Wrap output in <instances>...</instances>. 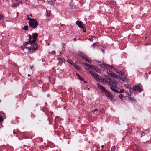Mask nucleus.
Instances as JSON below:
<instances>
[{"instance_id": "a18cd8bd", "label": "nucleus", "mask_w": 151, "mask_h": 151, "mask_svg": "<svg viewBox=\"0 0 151 151\" xmlns=\"http://www.w3.org/2000/svg\"><path fill=\"white\" fill-rule=\"evenodd\" d=\"M104 147V146L103 145H102L101 146V147L102 148H103Z\"/></svg>"}, {"instance_id": "c03bdc74", "label": "nucleus", "mask_w": 151, "mask_h": 151, "mask_svg": "<svg viewBox=\"0 0 151 151\" xmlns=\"http://www.w3.org/2000/svg\"><path fill=\"white\" fill-rule=\"evenodd\" d=\"M56 1V0H52V2H54Z\"/></svg>"}, {"instance_id": "7c9ffc66", "label": "nucleus", "mask_w": 151, "mask_h": 151, "mask_svg": "<svg viewBox=\"0 0 151 151\" xmlns=\"http://www.w3.org/2000/svg\"><path fill=\"white\" fill-rule=\"evenodd\" d=\"M33 19L30 18L29 17H28V18L27 19V20H29V22H30V21H31L32 20L31 19Z\"/></svg>"}, {"instance_id": "de8ad7c7", "label": "nucleus", "mask_w": 151, "mask_h": 151, "mask_svg": "<svg viewBox=\"0 0 151 151\" xmlns=\"http://www.w3.org/2000/svg\"><path fill=\"white\" fill-rule=\"evenodd\" d=\"M28 77H29V76H30V75L29 74H28Z\"/></svg>"}, {"instance_id": "ea45409f", "label": "nucleus", "mask_w": 151, "mask_h": 151, "mask_svg": "<svg viewBox=\"0 0 151 151\" xmlns=\"http://www.w3.org/2000/svg\"><path fill=\"white\" fill-rule=\"evenodd\" d=\"M19 3L21 4H23V2H22V1H20L19 2Z\"/></svg>"}, {"instance_id": "72a5a7b5", "label": "nucleus", "mask_w": 151, "mask_h": 151, "mask_svg": "<svg viewBox=\"0 0 151 151\" xmlns=\"http://www.w3.org/2000/svg\"><path fill=\"white\" fill-rule=\"evenodd\" d=\"M120 92L121 93H123L124 92V90L123 89H121L120 90Z\"/></svg>"}, {"instance_id": "7ed1b4c3", "label": "nucleus", "mask_w": 151, "mask_h": 151, "mask_svg": "<svg viewBox=\"0 0 151 151\" xmlns=\"http://www.w3.org/2000/svg\"><path fill=\"white\" fill-rule=\"evenodd\" d=\"M32 20L29 22V25L30 27L32 28L35 29L37 27L38 24L37 20L35 19H31Z\"/></svg>"}, {"instance_id": "dca6fc26", "label": "nucleus", "mask_w": 151, "mask_h": 151, "mask_svg": "<svg viewBox=\"0 0 151 151\" xmlns=\"http://www.w3.org/2000/svg\"><path fill=\"white\" fill-rule=\"evenodd\" d=\"M88 63H91L92 61V60L90 59L89 58H88L87 56L84 59Z\"/></svg>"}, {"instance_id": "20e7f679", "label": "nucleus", "mask_w": 151, "mask_h": 151, "mask_svg": "<svg viewBox=\"0 0 151 151\" xmlns=\"http://www.w3.org/2000/svg\"><path fill=\"white\" fill-rule=\"evenodd\" d=\"M96 63H97L99 65H100L101 67L104 68H108L110 69H113L114 70L115 68L114 67L112 66H111L110 65H108L107 64H106L105 63H102V62L99 61L97 60H96Z\"/></svg>"}, {"instance_id": "37998d69", "label": "nucleus", "mask_w": 151, "mask_h": 151, "mask_svg": "<svg viewBox=\"0 0 151 151\" xmlns=\"http://www.w3.org/2000/svg\"><path fill=\"white\" fill-rule=\"evenodd\" d=\"M74 40L75 42L76 41V39L75 38H74Z\"/></svg>"}, {"instance_id": "cd10ccee", "label": "nucleus", "mask_w": 151, "mask_h": 151, "mask_svg": "<svg viewBox=\"0 0 151 151\" xmlns=\"http://www.w3.org/2000/svg\"><path fill=\"white\" fill-rule=\"evenodd\" d=\"M96 45V43H94L92 45L91 47L93 48H95V46Z\"/></svg>"}, {"instance_id": "423d86ee", "label": "nucleus", "mask_w": 151, "mask_h": 151, "mask_svg": "<svg viewBox=\"0 0 151 151\" xmlns=\"http://www.w3.org/2000/svg\"><path fill=\"white\" fill-rule=\"evenodd\" d=\"M96 85L98 86V88L105 95L109 91L107 90L104 86L101 85L99 83H97Z\"/></svg>"}, {"instance_id": "f3484780", "label": "nucleus", "mask_w": 151, "mask_h": 151, "mask_svg": "<svg viewBox=\"0 0 151 151\" xmlns=\"http://www.w3.org/2000/svg\"><path fill=\"white\" fill-rule=\"evenodd\" d=\"M98 109H96L92 111V112L94 114H96L98 113Z\"/></svg>"}, {"instance_id": "09e8293b", "label": "nucleus", "mask_w": 151, "mask_h": 151, "mask_svg": "<svg viewBox=\"0 0 151 151\" xmlns=\"http://www.w3.org/2000/svg\"><path fill=\"white\" fill-rule=\"evenodd\" d=\"M14 131H15L14 130V132H13V134H16V133H15V132H14Z\"/></svg>"}, {"instance_id": "f8f14e48", "label": "nucleus", "mask_w": 151, "mask_h": 151, "mask_svg": "<svg viewBox=\"0 0 151 151\" xmlns=\"http://www.w3.org/2000/svg\"><path fill=\"white\" fill-rule=\"evenodd\" d=\"M38 36V34L37 33H34L32 35L33 37V40H32V42L34 43L37 40V37Z\"/></svg>"}, {"instance_id": "ddd939ff", "label": "nucleus", "mask_w": 151, "mask_h": 151, "mask_svg": "<svg viewBox=\"0 0 151 151\" xmlns=\"http://www.w3.org/2000/svg\"><path fill=\"white\" fill-rule=\"evenodd\" d=\"M91 68L98 73H100L101 72V70L100 69L95 66H92V67H91Z\"/></svg>"}, {"instance_id": "c756f323", "label": "nucleus", "mask_w": 151, "mask_h": 151, "mask_svg": "<svg viewBox=\"0 0 151 151\" xmlns=\"http://www.w3.org/2000/svg\"><path fill=\"white\" fill-rule=\"evenodd\" d=\"M116 70V72L117 73H118L119 74H120V73L121 72V71H120V70H116V69H115Z\"/></svg>"}, {"instance_id": "473e14b6", "label": "nucleus", "mask_w": 151, "mask_h": 151, "mask_svg": "<svg viewBox=\"0 0 151 151\" xmlns=\"http://www.w3.org/2000/svg\"><path fill=\"white\" fill-rule=\"evenodd\" d=\"M4 18L3 16L2 15H0V20L3 19Z\"/></svg>"}, {"instance_id": "c85d7f7f", "label": "nucleus", "mask_w": 151, "mask_h": 151, "mask_svg": "<svg viewBox=\"0 0 151 151\" xmlns=\"http://www.w3.org/2000/svg\"><path fill=\"white\" fill-rule=\"evenodd\" d=\"M3 121V119L2 117L0 115V123L2 122Z\"/></svg>"}, {"instance_id": "4468645a", "label": "nucleus", "mask_w": 151, "mask_h": 151, "mask_svg": "<svg viewBox=\"0 0 151 151\" xmlns=\"http://www.w3.org/2000/svg\"><path fill=\"white\" fill-rule=\"evenodd\" d=\"M78 54L79 56L82 57L83 59L86 56L85 55V54L84 53L82 52L81 51H78Z\"/></svg>"}, {"instance_id": "052dcab7", "label": "nucleus", "mask_w": 151, "mask_h": 151, "mask_svg": "<svg viewBox=\"0 0 151 151\" xmlns=\"http://www.w3.org/2000/svg\"><path fill=\"white\" fill-rule=\"evenodd\" d=\"M24 146H25V145H24Z\"/></svg>"}, {"instance_id": "864d4df0", "label": "nucleus", "mask_w": 151, "mask_h": 151, "mask_svg": "<svg viewBox=\"0 0 151 151\" xmlns=\"http://www.w3.org/2000/svg\"><path fill=\"white\" fill-rule=\"evenodd\" d=\"M1 102V100H0V102Z\"/></svg>"}, {"instance_id": "8fccbe9b", "label": "nucleus", "mask_w": 151, "mask_h": 151, "mask_svg": "<svg viewBox=\"0 0 151 151\" xmlns=\"http://www.w3.org/2000/svg\"><path fill=\"white\" fill-rule=\"evenodd\" d=\"M17 15H18L19 14V13H18V12H17Z\"/></svg>"}, {"instance_id": "a19ab883", "label": "nucleus", "mask_w": 151, "mask_h": 151, "mask_svg": "<svg viewBox=\"0 0 151 151\" xmlns=\"http://www.w3.org/2000/svg\"><path fill=\"white\" fill-rule=\"evenodd\" d=\"M76 75L78 76V78H80V76L78 74L76 73Z\"/></svg>"}, {"instance_id": "a878e982", "label": "nucleus", "mask_w": 151, "mask_h": 151, "mask_svg": "<svg viewBox=\"0 0 151 151\" xmlns=\"http://www.w3.org/2000/svg\"><path fill=\"white\" fill-rule=\"evenodd\" d=\"M95 38L94 36H91V38H90L89 39V40H90L91 41H93V38Z\"/></svg>"}, {"instance_id": "13d9d810", "label": "nucleus", "mask_w": 151, "mask_h": 151, "mask_svg": "<svg viewBox=\"0 0 151 151\" xmlns=\"http://www.w3.org/2000/svg\"><path fill=\"white\" fill-rule=\"evenodd\" d=\"M31 69H32V67H31Z\"/></svg>"}, {"instance_id": "9d476101", "label": "nucleus", "mask_w": 151, "mask_h": 151, "mask_svg": "<svg viewBox=\"0 0 151 151\" xmlns=\"http://www.w3.org/2000/svg\"><path fill=\"white\" fill-rule=\"evenodd\" d=\"M108 76L111 77V78H117V76L114 73H113L112 72H111L110 70L108 71L107 72Z\"/></svg>"}, {"instance_id": "b1692460", "label": "nucleus", "mask_w": 151, "mask_h": 151, "mask_svg": "<svg viewBox=\"0 0 151 151\" xmlns=\"http://www.w3.org/2000/svg\"><path fill=\"white\" fill-rule=\"evenodd\" d=\"M67 62L68 63H70V64H72V65L73 64V61L72 60H67Z\"/></svg>"}, {"instance_id": "393cba45", "label": "nucleus", "mask_w": 151, "mask_h": 151, "mask_svg": "<svg viewBox=\"0 0 151 151\" xmlns=\"http://www.w3.org/2000/svg\"><path fill=\"white\" fill-rule=\"evenodd\" d=\"M75 67L77 70H80V68L78 66L76 65L75 66Z\"/></svg>"}, {"instance_id": "603ef678", "label": "nucleus", "mask_w": 151, "mask_h": 151, "mask_svg": "<svg viewBox=\"0 0 151 151\" xmlns=\"http://www.w3.org/2000/svg\"><path fill=\"white\" fill-rule=\"evenodd\" d=\"M61 55V53L60 52V55Z\"/></svg>"}, {"instance_id": "1a4fd4ad", "label": "nucleus", "mask_w": 151, "mask_h": 151, "mask_svg": "<svg viewBox=\"0 0 151 151\" xmlns=\"http://www.w3.org/2000/svg\"><path fill=\"white\" fill-rule=\"evenodd\" d=\"M28 37L29 38V40L27 42H25L24 44V47H25L27 45L29 44L30 45H32L33 42H32V41H31V40L32 39V36L31 35H28Z\"/></svg>"}, {"instance_id": "4c0bfd02", "label": "nucleus", "mask_w": 151, "mask_h": 151, "mask_svg": "<svg viewBox=\"0 0 151 151\" xmlns=\"http://www.w3.org/2000/svg\"><path fill=\"white\" fill-rule=\"evenodd\" d=\"M29 16L32 17V14H30L29 15H27V17H28Z\"/></svg>"}, {"instance_id": "39448f33", "label": "nucleus", "mask_w": 151, "mask_h": 151, "mask_svg": "<svg viewBox=\"0 0 151 151\" xmlns=\"http://www.w3.org/2000/svg\"><path fill=\"white\" fill-rule=\"evenodd\" d=\"M88 73L90 74L97 81H100L101 79L99 78V75L96 74L95 72L90 70L88 71Z\"/></svg>"}, {"instance_id": "f257e3e1", "label": "nucleus", "mask_w": 151, "mask_h": 151, "mask_svg": "<svg viewBox=\"0 0 151 151\" xmlns=\"http://www.w3.org/2000/svg\"><path fill=\"white\" fill-rule=\"evenodd\" d=\"M107 85L110 86V88L114 92L119 93V91L115 89L117 87L116 83L114 81H112L107 83Z\"/></svg>"}, {"instance_id": "a211bd4d", "label": "nucleus", "mask_w": 151, "mask_h": 151, "mask_svg": "<svg viewBox=\"0 0 151 151\" xmlns=\"http://www.w3.org/2000/svg\"><path fill=\"white\" fill-rule=\"evenodd\" d=\"M19 5V4L17 3H13L12 5V7H17Z\"/></svg>"}, {"instance_id": "f704fd0d", "label": "nucleus", "mask_w": 151, "mask_h": 151, "mask_svg": "<svg viewBox=\"0 0 151 151\" xmlns=\"http://www.w3.org/2000/svg\"><path fill=\"white\" fill-rule=\"evenodd\" d=\"M119 97L120 98H121V99H122V98L123 97V95H122V94H120L119 96Z\"/></svg>"}, {"instance_id": "412c9836", "label": "nucleus", "mask_w": 151, "mask_h": 151, "mask_svg": "<svg viewBox=\"0 0 151 151\" xmlns=\"http://www.w3.org/2000/svg\"><path fill=\"white\" fill-rule=\"evenodd\" d=\"M83 64L86 65V66L89 67V68H91V67H92V65H89V64H87V63H83Z\"/></svg>"}, {"instance_id": "9b49d317", "label": "nucleus", "mask_w": 151, "mask_h": 151, "mask_svg": "<svg viewBox=\"0 0 151 151\" xmlns=\"http://www.w3.org/2000/svg\"><path fill=\"white\" fill-rule=\"evenodd\" d=\"M76 23L79 28H84V24L81 21H77Z\"/></svg>"}, {"instance_id": "4d7b16f0", "label": "nucleus", "mask_w": 151, "mask_h": 151, "mask_svg": "<svg viewBox=\"0 0 151 151\" xmlns=\"http://www.w3.org/2000/svg\"><path fill=\"white\" fill-rule=\"evenodd\" d=\"M31 69H32V67H31Z\"/></svg>"}, {"instance_id": "49530a36", "label": "nucleus", "mask_w": 151, "mask_h": 151, "mask_svg": "<svg viewBox=\"0 0 151 151\" xmlns=\"http://www.w3.org/2000/svg\"><path fill=\"white\" fill-rule=\"evenodd\" d=\"M83 31L84 32H86V29H84V30H83Z\"/></svg>"}, {"instance_id": "2f4dec72", "label": "nucleus", "mask_w": 151, "mask_h": 151, "mask_svg": "<svg viewBox=\"0 0 151 151\" xmlns=\"http://www.w3.org/2000/svg\"><path fill=\"white\" fill-rule=\"evenodd\" d=\"M141 137L142 136H144L145 135V133L144 132H142L141 133Z\"/></svg>"}, {"instance_id": "6ab92c4d", "label": "nucleus", "mask_w": 151, "mask_h": 151, "mask_svg": "<svg viewBox=\"0 0 151 151\" xmlns=\"http://www.w3.org/2000/svg\"><path fill=\"white\" fill-rule=\"evenodd\" d=\"M104 77H106L105 79L106 80H107H107H109L110 81H112L111 79L109 78V76H107L106 75Z\"/></svg>"}, {"instance_id": "bf43d9fd", "label": "nucleus", "mask_w": 151, "mask_h": 151, "mask_svg": "<svg viewBox=\"0 0 151 151\" xmlns=\"http://www.w3.org/2000/svg\"><path fill=\"white\" fill-rule=\"evenodd\" d=\"M88 90H89V88H88Z\"/></svg>"}, {"instance_id": "e433bc0d", "label": "nucleus", "mask_w": 151, "mask_h": 151, "mask_svg": "<svg viewBox=\"0 0 151 151\" xmlns=\"http://www.w3.org/2000/svg\"><path fill=\"white\" fill-rule=\"evenodd\" d=\"M52 53L54 55L55 53V51H54L52 52Z\"/></svg>"}, {"instance_id": "5fc2aeb1", "label": "nucleus", "mask_w": 151, "mask_h": 151, "mask_svg": "<svg viewBox=\"0 0 151 151\" xmlns=\"http://www.w3.org/2000/svg\"><path fill=\"white\" fill-rule=\"evenodd\" d=\"M4 114V113H3V114H3H3Z\"/></svg>"}, {"instance_id": "aec40b11", "label": "nucleus", "mask_w": 151, "mask_h": 151, "mask_svg": "<svg viewBox=\"0 0 151 151\" xmlns=\"http://www.w3.org/2000/svg\"><path fill=\"white\" fill-rule=\"evenodd\" d=\"M124 86L125 87L129 89L130 90L131 89V88L130 86L128 85L127 84H126L124 85Z\"/></svg>"}, {"instance_id": "3c124183", "label": "nucleus", "mask_w": 151, "mask_h": 151, "mask_svg": "<svg viewBox=\"0 0 151 151\" xmlns=\"http://www.w3.org/2000/svg\"><path fill=\"white\" fill-rule=\"evenodd\" d=\"M86 70H88V68H86Z\"/></svg>"}, {"instance_id": "f03ea898", "label": "nucleus", "mask_w": 151, "mask_h": 151, "mask_svg": "<svg viewBox=\"0 0 151 151\" xmlns=\"http://www.w3.org/2000/svg\"><path fill=\"white\" fill-rule=\"evenodd\" d=\"M30 45H31V47H26L25 46L24 47V49L25 48L26 49H27L30 53H33L37 49L38 45L36 44H35L34 43H33Z\"/></svg>"}, {"instance_id": "6e6d98bb", "label": "nucleus", "mask_w": 151, "mask_h": 151, "mask_svg": "<svg viewBox=\"0 0 151 151\" xmlns=\"http://www.w3.org/2000/svg\"><path fill=\"white\" fill-rule=\"evenodd\" d=\"M31 69H32V67H31Z\"/></svg>"}, {"instance_id": "79ce46f5", "label": "nucleus", "mask_w": 151, "mask_h": 151, "mask_svg": "<svg viewBox=\"0 0 151 151\" xmlns=\"http://www.w3.org/2000/svg\"><path fill=\"white\" fill-rule=\"evenodd\" d=\"M101 50H102V52L104 53V50L103 49H102Z\"/></svg>"}, {"instance_id": "58836bf2", "label": "nucleus", "mask_w": 151, "mask_h": 151, "mask_svg": "<svg viewBox=\"0 0 151 151\" xmlns=\"http://www.w3.org/2000/svg\"><path fill=\"white\" fill-rule=\"evenodd\" d=\"M122 81H126V78H124L123 80H122Z\"/></svg>"}, {"instance_id": "6e6552de", "label": "nucleus", "mask_w": 151, "mask_h": 151, "mask_svg": "<svg viewBox=\"0 0 151 151\" xmlns=\"http://www.w3.org/2000/svg\"><path fill=\"white\" fill-rule=\"evenodd\" d=\"M105 95L111 101H115V99L111 93L109 91Z\"/></svg>"}, {"instance_id": "4be33fe9", "label": "nucleus", "mask_w": 151, "mask_h": 151, "mask_svg": "<svg viewBox=\"0 0 151 151\" xmlns=\"http://www.w3.org/2000/svg\"><path fill=\"white\" fill-rule=\"evenodd\" d=\"M28 26L27 25L25 26L23 28V29L24 30L27 31L28 30Z\"/></svg>"}, {"instance_id": "bb28decb", "label": "nucleus", "mask_w": 151, "mask_h": 151, "mask_svg": "<svg viewBox=\"0 0 151 151\" xmlns=\"http://www.w3.org/2000/svg\"><path fill=\"white\" fill-rule=\"evenodd\" d=\"M47 1L49 4L51 5L52 4V0H47Z\"/></svg>"}, {"instance_id": "0eeeda50", "label": "nucleus", "mask_w": 151, "mask_h": 151, "mask_svg": "<svg viewBox=\"0 0 151 151\" xmlns=\"http://www.w3.org/2000/svg\"><path fill=\"white\" fill-rule=\"evenodd\" d=\"M142 86L140 84H139L134 86L132 88V90L134 91H139V92L142 91Z\"/></svg>"}, {"instance_id": "2eb2a0df", "label": "nucleus", "mask_w": 151, "mask_h": 151, "mask_svg": "<svg viewBox=\"0 0 151 151\" xmlns=\"http://www.w3.org/2000/svg\"><path fill=\"white\" fill-rule=\"evenodd\" d=\"M100 81H101V83H104L105 84H107V83L109 82L107 80H106L105 78H103L101 79Z\"/></svg>"}, {"instance_id": "5701e85b", "label": "nucleus", "mask_w": 151, "mask_h": 151, "mask_svg": "<svg viewBox=\"0 0 151 151\" xmlns=\"http://www.w3.org/2000/svg\"><path fill=\"white\" fill-rule=\"evenodd\" d=\"M129 95V99L130 100L132 101H135V100L134 99V98L130 97L131 95L128 94Z\"/></svg>"}, {"instance_id": "c9c22d12", "label": "nucleus", "mask_w": 151, "mask_h": 151, "mask_svg": "<svg viewBox=\"0 0 151 151\" xmlns=\"http://www.w3.org/2000/svg\"><path fill=\"white\" fill-rule=\"evenodd\" d=\"M78 78L81 81L83 80V78H81V77H80V78Z\"/></svg>"}]
</instances>
